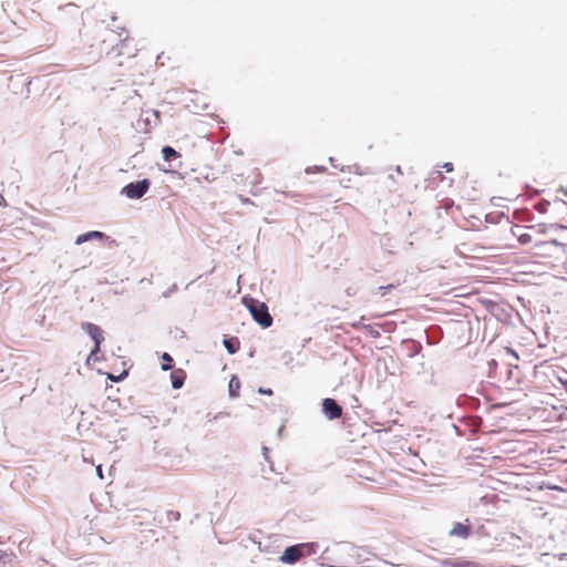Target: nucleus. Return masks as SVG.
Listing matches in <instances>:
<instances>
[{"label": "nucleus", "instance_id": "nucleus-14", "mask_svg": "<svg viewBox=\"0 0 567 567\" xmlns=\"http://www.w3.org/2000/svg\"><path fill=\"white\" fill-rule=\"evenodd\" d=\"M352 327L355 329H359V328L363 329L372 338L380 337V332L377 329H374V327H372L371 324H361V322H354V323H352Z\"/></svg>", "mask_w": 567, "mask_h": 567}, {"label": "nucleus", "instance_id": "nucleus-10", "mask_svg": "<svg viewBox=\"0 0 567 567\" xmlns=\"http://www.w3.org/2000/svg\"><path fill=\"white\" fill-rule=\"evenodd\" d=\"M560 257L558 258V266L564 267L567 270V236L559 240Z\"/></svg>", "mask_w": 567, "mask_h": 567}, {"label": "nucleus", "instance_id": "nucleus-12", "mask_svg": "<svg viewBox=\"0 0 567 567\" xmlns=\"http://www.w3.org/2000/svg\"><path fill=\"white\" fill-rule=\"evenodd\" d=\"M93 238L102 239L103 234L101 231H95V230L82 234V235L78 236L75 244L81 245V244H83L90 239H93Z\"/></svg>", "mask_w": 567, "mask_h": 567}, {"label": "nucleus", "instance_id": "nucleus-5", "mask_svg": "<svg viewBox=\"0 0 567 567\" xmlns=\"http://www.w3.org/2000/svg\"><path fill=\"white\" fill-rule=\"evenodd\" d=\"M82 329L93 339L94 348L92 349L89 359L93 358L99 351L102 342L104 341V336L102 329L91 322L82 323Z\"/></svg>", "mask_w": 567, "mask_h": 567}, {"label": "nucleus", "instance_id": "nucleus-7", "mask_svg": "<svg viewBox=\"0 0 567 567\" xmlns=\"http://www.w3.org/2000/svg\"><path fill=\"white\" fill-rule=\"evenodd\" d=\"M301 546L295 545L286 548L280 559L284 563L293 564L298 561L301 558Z\"/></svg>", "mask_w": 567, "mask_h": 567}, {"label": "nucleus", "instance_id": "nucleus-2", "mask_svg": "<svg viewBox=\"0 0 567 567\" xmlns=\"http://www.w3.org/2000/svg\"><path fill=\"white\" fill-rule=\"evenodd\" d=\"M546 233V227L543 226H515L513 228V235L522 245L536 244L539 240L540 235Z\"/></svg>", "mask_w": 567, "mask_h": 567}, {"label": "nucleus", "instance_id": "nucleus-16", "mask_svg": "<svg viewBox=\"0 0 567 567\" xmlns=\"http://www.w3.org/2000/svg\"><path fill=\"white\" fill-rule=\"evenodd\" d=\"M163 363H162V370L164 371H168L171 369H173V358L167 353V352H164L161 357Z\"/></svg>", "mask_w": 567, "mask_h": 567}, {"label": "nucleus", "instance_id": "nucleus-15", "mask_svg": "<svg viewBox=\"0 0 567 567\" xmlns=\"http://www.w3.org/2000/svg\"><path fill=\"white\" fill-rule=\"evenodd\" d=\"M162 153L165 161H172L178 156V153L171 146H164Z\"/></svg>", "mask_w": 567, "mask_h": 567}, {"label": "nucleus", "instance_id": "nucleus-23", "mask_svg": "<svg viewBox=\"0 0 567 567\" xmlns=\"http://www.w3.org/2000/svg\"><path fill=\"white\" fill-rule=\"evenodd\" d=\"M97 474L100 475V477H102V471L100 466L97 467Z\"/></svg>", "mask_w": 567, "mask_h": 567}, {"label": "nucleus", "instance_id": "nucleus-1", "mask_svg": "<svg viewBox=\"0 0 567 567\" xmlns=\"http://www.w3.org/2000/svg\"><path fill=\"white\" fill-rule=\"evenodd\" d=\"M559 240L560 239L537 240L532 248L533 257L546 259L548 264L558 266V258L560 257L558 252L561 251Z\"/></svg>", "mask_w": 567, "mask_h": 567}, {"label": "nucleus", "instance_id": "nucleus-11", "mask_svg": "<svg viewBox=\"0 0 567 567\" xmlns=\"http://www.w3.org/2000/svg\"><path fill=\"white\" fill-rule=\"evenodd\" d=\"M223 343L230 354L236 353L240 348V341L237 337L226 338Z\"/></svg>", "mask_w": 567, "mask_h": 567}, {"label": "nucleus", "instance_id": "nucleus-3", "mask_svg": "<svg viewBox=\"0 0 567 567\" xmlns=\"http://www.w3.org/2000/svg\"><path fill=\"white\" fill-rule=\"evenodd\" d=\"M247 307L255 321L258 322L262 328H268L271 326L272 318L269 315L268 308L264 302L250 300Z\"/></svg>", "mask_w": 567, "mask_h": 567}, {"label": "nucleus", "instance_id": "nucleus-4", "mask_svg": "<svg viewBox=\"0 0 567 567\" xmlns=\"http://www.w3.org/2000/svg\"><path fill=\"white\" fill-rule=\"evenodd\" d=\"M150 186L151 182L148 179L130 183L122 188V194H124L130 199H138L147 193Z\"/></svg>", "mask_w": 567, "mask_h": 567}, {"label": "nucleus", "instance_id": "nucleus-21", "mask_svg": "<svg viewBox=\"0 0 567 567\" xmlns=\"http://www.w3.org/2000/svg\"><path fill=\"white\" fill-rule=\"evenodd\" d=\"M558 193H560V194H563L564 196H566V197H567V187H565V186H560V187L558 188Z\"/></svg>", "mask_w": 567, "mask_h": 567}, {"label": "nucleus", "instance_id": "nucleus-8", "mask_svg": "<svg viewBox=\"0 0 567 567\" xmlns=\"http://www.w3.org/2000/svg\"><path fill=\"white\" fill-rule=\"evenodd\" d=\"M471 534V526L468 524L455 523L449 535L452 537L467 538Z\"/></svg>", "mask_w": 567, "mask_h": 567}, {"label": "nucleus", "instance_id": "nucleus-20", "mask_svg": "<svg viewBox=\"0 0 567 567\" xmlns=\"http://www.w3.org/2000/svg\"><path fill=\"white\" fill-rule=\"evenodd\" d=\"M443 168H445L446 172H452L453 171V164L452 163H445L443 165Z\"/></svg>", "mask_w": 567, "mask_h": 567}, {"label": "nucleus", "instance_id": "nucleus-22", "mask_svg": "<svg viewBox=\"0 0 567 567\" xmlns=\"http://www.w3.org/2000/svg\"><path fill=\"white\" fill-rule=\"evenodd\" d=\"M563 386L565 388V390L567 391V380H560Z\"/></svg>", "mask_w": 567, "mask_h": 567}, {"label": "nucleus", "instance_id": "nucleus-17", "mask_svg": "<svg viewBox=\"0 0 567 567\" xmlns=\"http://www.w3.org/2000/svg\"><path fill=\"white\" fill-rule=\"evenodd\" d=\"M127 375V371H123L121 374L118 375H114L113 373H106V378L113 382H118V381H122L123 379H125Z\"/></svg>", "mask_w": 567, "mask_h": 567}, {"label": "nucleus", "instance_id": "nucleus-13", "mask_svg": "<svg viewBox=\"0 0 567 567\" xmlns=\"http://www.w3.org/2000/svg\"><path fill=\"white\" fill-rule=\"evenodd\" d=\"M228 389L230 396L235 398L239 395L240 380L236 375H233L229 380Z\"/></svg>", "mask_w": 567, "mask_h": 567}, {"label": "nucleus", "instance_id": "nucleus-6", "mask_svg": "<svg viewBox=\"0 0 567 567\" xmlns=\"http://www.w3.org/2000/svg\"><path fill=\"white\" fill-rule=\"evenodd\" d=\"M322 412L329 420H336L342 416V406L334 399L327 398L322 401Z\"/></svg>", "mask_w": 567, "mask_h": 567}, {"label": "nucleus", "instance_id": "nucleus-18", "mask_svg": "<svg viewBox=\"0 0 567 567\" xmlns=\"http://www.w3.org/2000/svg\"><path fill=\"white\" fill-rule=\"evenodd\" d=\"M396 287V285H393V284H390L388 286H380L377 290V292L381 296V297H384L388 291L392 288Z\"/></svg>", "mask_w": 567, "mask_h": 567}, {"label": "nucleus", "instance_id": "nucleus-9", "mask_svg": "<svg viewBox=\"0 0 567 567\" xmlns=\"http://www.w3.org/2000/svg\"><path fill=\"white\" fill-rule=\"evenodd\" d=\"M186 374L183 369L174 370L171 373L172 386L174 389H181L184 385Z\"/></svg>", "mask_w": 567, "mask_h": 567}, {"label": "nucleus", "instance_id": "nucleus-19", "mask_svg": "<svg viewBox=\"0 0 567 567\" xmlns=\"http://www.w3.org/2000/svg\"><path fill=\"white\" fill-rule=\"evenodd\" d=\"M258 392L260 394H266V395H271L272 394V390L271 389L259 388Z\"/></svg>", "mask_w": 567, "mask_h": 567}, {"label": "nucleus", "instance_id": "nucleus-24", "mask_svg": "<svg viewBox=\"0 0 567 567\" xmlns=\"http://www.w3.org/2000/svg\"><path fill=\"white\" fill-rule=\"evenodd\" d=\"M396 172H398L399 174H402V171H401V167H400V166H396Z\"/></svg>", "mask_w": 567, "mask_h": 567}]
</instances>
